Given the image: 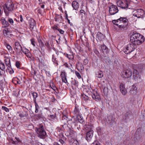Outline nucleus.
<instances>
[{
  "label": "nucleus",
  "mask_w": 145,
  "mask_h": 145,
  "mask_svg": "<svg viewBox=\"0 0 145 145\" xmlns=\"http://www.w3.org/2000/svg\"><path fill=\"white\" fill-rule=\"evenodd\" d=\"M144 36L134 31L132 33L130 37L131 43L128 44L125 47V50L124 51L125 54H129L133 51L136 47L137 45L142 44L144 40Z\"/></svg>",
  "instance_id": "nucleus-1"
},
{
  "label": "nucleus",
  "mask_w": 145,
  "mask_h": 145,
  "mask_svg": "<svg viewBox=\"0 0 145 145\" xmlns=\"http://www.w3.org/2000/svg\"><path fill=\"white\" fill-rule=\"evenodd\" d=\"M36 132L39 137L43 139L45 138L46 134L42 125L40 124L36 128Z\"/></svg>",
  "instance_id": "nucleus-2"
},
{
  "label": "nucleus",
  "mask_w": 145,
  "mask_h": 145,
  "mask_svg": "<svg viewBox=\"0 0 145 145\" xmlns=\"http://www.w3.org/2000/svg\"><path fill=\"white\" fill-rule=\"evenodd\" d=\"M113 23L117 25H118L119 24L128 25L129 21L128 19L126 17H120L118 20H114L112 21Z\"/></svg>",
  "instance_id": "nucleus-3"
},
{
  "label": "nucleus",
  "mask_w": 145,
  "mask_h": 145,
  "mask_svg": "<svg viewBox=\"0 0 145 145\" xmlns=\"http://www.w3.org/2000/svg\"><path fill=\"white\" fill-rule=\"evenodd\" d=\"M130 1V0H119L117 3L119 7L123 9H126L128 8V5Z\"/></svg>",
  "instance_id": "nucleus-4"
},
{
  "label": "nucleus",
  "mask_w": 145,
  "mask_h": 145,
  "mask_svg": "<svg viewBox=\"0 0 145 145\" xmlns=\"http://www.w3.org/2000/svg\"><path fill=\"white\" fill-rule=\"evenodd\" d=\"M67 132L66 134V135L68 137V141L74 139V138L76 135V133L70 129H69Z\"/></svg>",
  "instance_id": "nucleus-5"
},
{
  "label": "nucleus",
  "mask_w": 145,
  "mask_h": 145,
  "mask_svg": "<svg viewBox=\"0 0 145 145\" xmlns=\"http://www.w3.org/2000/svg\"><path fill=\"white\" fill-rule=\"evenodd\" d=\"M132 72L130 70L127 69L124 70L121 73V76L125 78H130L132 75Z\"/></svg>",
  "instance_id": "nucleus-6"
},
{
  "label": "nucleus",
  "mask_w": 145,
  "mask_h": 145,
  "mask_svg": "<svg viewBox=\"0 0 145 145\" xmlns=\"http://www.w3.org/2000/svg\"><path fill=\"white\" fill-rule=\"evenodd\" d=\"M7 9L9 11H12L14 8V4L11 0L8 1L4 5Z\"/></svg>",
  "instance_id": "nucleus-7"
},
{
  "label": "nucleus",
  "mask_w": 145,
  "mask_h": 145,
  "mask_svg": "<svg viewBox=\"0 0 145 145\" xmlns=\"http://www.w3.org/2000/svg\"><path fill=\"white\" fill-rule=\"evenodd\" d=\"M135 13L134 14V16L137 17L138 18H142L144 14V11L141 9H138L135 10L134 11Z\"/></svg>",
  "instance_id": "nucleus-8"
},
{
  "label": "nucleus",
  "mask_w": 145,
  "mask_h": 145,
  "mask_svg": "<svg viewBox=\"0 0 145 145\" xmlns=\"http://www.w3.org/2000/svg\"><path fill=\"white\" fill-rule=\"evenodd\" d=\"M118 11V7L115 5H112L109 7V13L111 15L115 14Z\"/></svg>",
  "instance_id": "nucleus-9"
},
{
  "label": "nucleus",
  "mask_w": 145,
  "mask_h": 145,
  "mask_svg": "<svg viewBox=\"0 0 145 145\" xmlns=\"http://www.w3.org/2000/svg\"><path fill=\"white\" fill-rule=\"evenodd\" d=\"M79 119V118L78 117H74L72 118L70 120L67 121L69 124H70L71 125V127L74 125H75L76 123L78 121Z\"/></svg>",
  "instance_id": "nucleus-10"
},
{
  "label": "nucleus",
  "mask_w": 145,
  "mask_h": 145,
  "mask_svg": "<svg viewBox=\"0 0 145 145\" xmlns=\"http://www.w3.org/2000/svg\"><path fill=\"white\" fill-rule=\"evenodd\" d=\"M91 96L93 99L97 101H99L100 100V97L99 95L96 91H93L91 93Z\"/></svg>",
  "instance_id": "nucleus-11"
},
{
  "label": "nucleus",
  "mask_w": 145,
  "mask_h": 145,
  "mask_svg": "<svg viewBox=\"0 0 145 145\" xmlns=\"http://www.w3.org/2000/svg\"><path fill=\"white\" fill-rule=\"evenodd\" d=\"M93 131L92 130H90L89 131H88L86 133V139L88 141H90L93 137Z\"/></svg>",
  "instance_id": "nucleus-12"
},
{
  "label": "nucleus",
  "mask_w": 145,
  "mask_h": 145,
  "mask_svg": "<svg viewBox=\"0 0 145 145\" xmlns=\"http://www.w3.org/2000/svg\"><path fill=\"white\" fill-rule=\"evenodd\" d=\"M29 28L32 31L34 29V27L36 26V22L33 19H31L29 20Z\"/></svg>",
  "instance_id": "nucleus-13"
},
{
  "label": "nucleus",
  "mask_w": 145,
  "mask_h": 145,
  "mask_svg": "<svg viewBox=\"0 0 145 145\" xmlns=\"http://www.w3.org/2000/svg\"><path fill=\"white\" fill-rule=\"evenodd\" d=\"M106 120L107 123L110 125H112L114 122V121L112 118V116L110 115L108 116Z\"/></svg>",
  "instance_id": "nucleus-14"
},
{
  "label": "nucleus",
  "mask_w": 145,
  "mask_h": 145,
  "mask_svg": "<svg viewBox=\"0 0 145 145\" xmlns=\"http://www.w3.org/2000/svg\"><path fill=\"white\" fill-rule=\"evenodd\" d=\"M120 88L121 92L123 95H125L127 93V91L123 84H120Z\"/></svg>",
  "instance_id": "nucleus-15"
},
{
  "label": "nucleus",
  "mask_w": 145,
  "mask_h": 145,
  "mask_svg": "<svg viewBox=\"0 0 145 145\" xmlns=\"http://www.w3.org/2000/svg\"><path fill=\"white\" fill-rule=\"evenodd\" d=\"M137 88L135 85H134L131 86L129 93L132 95H134L137 93Z\"/></svg>",
  "instance_id": "nucleus-16"
},
{
  "label": "nucleus",
  "mask_w": 145,
  "mask_h": 145,
  "mask_svg": "<svg viewBox=\"0 0 145 145\" xmlns=\"http://www.w3.org/2000/svg\"><path fill=\"white\" fill-rule=\"evenodd\" d=\"M74 113L77 116L76 117H78V118L80 117L81 118L80 120L82 119L80 115V110L78 106H75L74 111Z\"/></svg>",
  "instance_id": "nucleus-17"
},
{
  "label": "nucleus",
  "mask_w": 145,
  "mask_h": 145,
  "mask_svg": "<svg viewBox=\"0 0 145 145\" xmlns=\"http://www.w3.org/2000/svg\"><path fill=\"white\" fill-rule=\"evenodd\" d=\"M66 73L64 71L62 72L61 76L63 82L66 83L67 82L66 78Z\"/></svg>",
  "instance_id": "nucleus-18"
},
{
  "label": "nucleus",
  "mask_w": 145,
  "mask_h": 145,
  "mask_svg": "<svg viewBox=\"0 0 145 145\" xmlns=\"http://www.w3.org/2000/svg\"><path fill=\"white\" fill-rule=\"evenodd\" d=\"M128 25L123 24H119L118 25L120 29L122 31L125 30L127 29L128 28Z\"/></svg>",
  "instance_id": "nucleus-19"
},
{
  "label": "nucleus",
  "mask_w": 145,
  "mask_h": 145,
  "mask_svg": "<svg viewBox=\"0 0 145 145\" xmlns=\"http://www.w3.org/2000/svg\"><path fill=\"white\" fill-rule=\"evenodd\" d=\"M0 21L3 25H4V27H6L8 26L9 24L8 22L5 19L3 18H2L1 19Z\"/></svg>",
  "instance_id": "nucleus-20"
},
{
  "label": "nucleus",
  "mask_w": 145,
  "mask_h": 145,
  "mask_svg": "<svg viewBox=\"0 0 145 145\" xmlns=\"http://www.w3.org/2000/svg\"><path fill=\"white\" fill-rule=\"evenodd\" d=\"M83 98L84 100L86 101V103L88 105H90L91 103H92L91 101L89 99V98L88 96H86V95H85L84 96L83 95Z\"/></svg>",
  "instance_id": "nucleus-21"
},
{
  "label": "nucleus",
  "mask_w": 145,
  "mask_h": 145,
  "mask_svg": "<svg viewBox=\"0 0 145 145\" xmlns=\"http://www.w3.org/2000/svg\"><path fill=\"white\" fill-rule=\"evenodd\" d=\"M105 37L104 35L101 32L99 31L97 35V37L100 41L103 40Z\"/></svg>",
  "instance_id": "nucleus-22"
},
{
  "label": "nucleus",
  "mask_w": 145,
  "mask_h": 145,
  "mask_svg": "<svg viewBox=\"0 0 145 145\" xmlns=\"http://www.w3.org/2000/svg\"><path fill=\"white\" fill-rule=\"evenodd\" d=\"M72 6L73 8L76 10H77L79 7V5L78 3L76 1H73Z\"/></svg>",
  "instance_id": "nucleus-23"
},
{
  "label": "nucleus",
  "mask_w": 145,
  "mask_h": 145,
  "mask_svg": "<svg viewBox=\"0 0 145 145\" xmlns=\"http://www.w3.org/2000/svg\"><path fill=\"white\" fill-rule=\"evenodd\" d=\"M15 48L17 50H19L20 52H21V49L22 48L21 45L18 42H16L15 43Z\"/></svg>",
  "instance_id": "nucleus-24"
},
{
  "label": "nucleus",
  "mask_w": 145,
  "mask_h": 145,
  "mask_svg": "<svg viewBox=\"0 0 145 145\" xmlns=\"http://www.w3.org/2000/svg\"><path fill=\"white\" fill-rule=\"evenodd\" d=\"M36 60L38 61L39 62V64L40 65H43L44 63V60L43 59V57L42 56H40L39 57H37Z\"/></svg>",
  "instance_id": "nucleus-25"
},
{
  "label": "nucleus",
  "mask_w": 145,
  "mask_h": 145,
  "mask_svg": "<svg viewBox=\"0 0 145 145\" xmlns=\"http://www.w3.org/2000/svg\"><path fill=\"white\" fill-rule=\"evenodd\" d=\"M101 49L102 51V52L104 54L106 53V54L108 52V50L105 45L103 44L101 46Z\"/></svg>",
  "instance_id": "nucleus-26"
},
{
  "label": "nucleus",
  "mask_w": 145,
  "mask_h": 145,
  "mask_svg": "<svg viewBox=\"0 0 145 145\" xmlns=\"http://www.w3.org/2000/svg\"><path fill=\"white\" fill-rule=\"evenodd\" d=\"M71 145H79V143L77 140L73 139L68 141Z\"/></svg>",
  "instance_id": "nucleus-27"
},
{
  "label": "nucleus",
  "mask_w": 145,
  "mask_h": 145,
  "mask_svg": "<svg viewBox=\"0 0 145 145\" xmlns=\"http://www.w3.org/2000/svg\"><path fill=\"white\" fill-rule=\"evenodd\" d=\"M15 139H16V140H13V139H11L10 140L11 142L13 144L16 145L18 144V142H21V141L18 138L16 137L14 140Z\"/></svg>",
  "instance_id": "nucleus-28"
},
{
  "label": "nucleus",
  "mask_w": 145,
  "mask_h": 145,
  "mask_svg": "<svg viewBox=\"0 0 145 145\" xmlns=\"http://www.w3.org/2000/svg\"><path fill=\"white\" fill-rule=\"evenodd\" d=\"M18 113H19V116L21 118L27 117L28 115V114L26 112H25L24 113L23 112H19Z\"/></svg>",
  "instance_id": "nucleus-29"
},
{
  "label": "nucleus",
  "mask_w": 145,
  "mask_h": 145,
  "mask_svg": "<svg viewBox=\"0 0 145 145\" xmlns=\"http://www.w3.org/2000/svg\"><path fill=\"white\" fill-rule=\"evenodd\" d=\"M34 116L37 120L43 118V116L42 115V112L38 114H35Z\"/></svg>",
  "instance_id": "nucleus-30"
},
{
  "label": "nucleus",
  "mask_w": 145,
  "mask_h": 145,
  "mask_svg": "<svg viewBox=\"0 0 145 145\" xmlns=\"http://www.w3.org/2000/svg\"><path fill=\"white\" fill-rule=\"evenodd\" d=\"M139 72L136 70H134L133 71V76L134 79L136 80L138 76Z\"/></svg>",
  "instance_id": "nucleus-31"
},
{
  "label": "nucleus",
  "mask_w": 145,
  "mask_h": 145,
  "mask_svg": "<svg viewBox=\"0 0 145 145\" xmlns=\"http://www.w3.org/2000/svg\"><path fill=\"white\" fill-rule=\"evenodd\" d=\"M131 115V113L130 112H127L124 115L123 117V118L124 120H126L129 118L130 116Z\"/></svg>",
  "instance_id": "nucleus-32"
},
{
  "label": "nucleus",
  "mask_w": 145,
  "mask_h": 145,
  "mask_svg": "<svg viewBox=\"0 0 145 145\" xmlns=\"http://www.w3.org/2000/svg\"><path fill=\"white\" fill-rule=\"evenodd\" d=\"M37 40L39 43V45L41 49L44 47V44L43 41L40 38H38Z\"/></svg>",
  "instance_id": "nucleus-33"
},
{
  "label": "nucleus",
  "mask_w": 145,
  "mask_h": 145,
  "mask_svg": "<svg viewBox=\"0 0 145 145\" xmlns=\"http://www.w3.org/2000/svg\"><path fill=\"white\" fill-rule=\"evenodd\" d=\"M6 65L9 68H10L11 66L10 63V59L9 58H6L5 60Z\"/></svg>",
  "instance_id": "nucleus-34"
},
{
  "label": "nucleus",
  "mask_w": 145,
  "mask_h": 145,
  "mask_svg": "<svg viewBox=\"0 0 145 145\" xmlns=\"http://www.w3.org/2000/svg\"><path fill=\"white\" fill-rule=\"evenodd\" d=\"M3 32L4 36L7 37L10 34V31L8 30V29L5 28L3 30Z\"/></svg>",
  "instance_id": "nucleus-35"
},
{
  "label": "nucleus",
  "mask_w": 145,
  "mask_h": 145,
  "mask_svg": "<svg viewBox=\"0 0 145 145\" xmlns=\"http://www.w3.org/2000/svg\"><path fill=\"white\" fill-rule=\"evenodd\" d=\"M103 72L101 71H99L96 73V76L99 78H101L103 76Z\"/></svg>",
  "instance_id": "nucleus-36"
},
{
  "label": "nucleus",
  "mask_w": 145,
  "mask_h": 145,
  "mask_svg": "<svg viewBox=\"0 0 145 145\" xmlns=\"http://www.w3.org/2000/svg\"><path fill=\"white\" fill-rule=\"evenodd\" d=\"M58 24H55L52 27V28L53 30H54V31L57 33V31H58L60 28L58 27Z\"/></svg>",
  "instance_id": "nucleus-37"
},
{
  "label": "nucleus",
  "mask_w": 145,
  "mask_h": 145,
  "mask_svg": "<svg viewBox=\"0 0 145 145\" xmlns=\"http://www.w3.org/2000/svg\"><path fill=\"white\" fill-rule=\"evenodd\" d=\"M72 84L74 86V88L78 87V82L76 81L75 80H74L72 82Z\"/></svg>",
  "instance_id": "nucleus-38"
},
{
  "label": "nucleus",
  "mask_w": 145,
  "mask_h": 145,
  "mask_svg": "<svg viewBox=\"0 0 145 145\" xmlns=\"http://www.w3.org/2000/svg\"><path fill=\"white\" fill-rule=\"evenodd\" d=\"M0 69L3 71H5V65L2 62L0 63Z\"/></svg>",
  "instance_id": "nucleus-39"
},
{
  "label": "nucleus",
  "mask_w": 145,
  "mask_h": 145,
  "mask_svg": "<svg viewBox=\"0 0 145 145\" xmlns=\"http://www.w3.org/2000/svg\"><path fill=\"white\" fill-rule=\"evenodd\" d=\"M62 17L61 15H57L56 16L55 18L56 21V22H58L59 20V19H62Z\"/></svg>",
  "instance_id": "nucleus-40"
},
{
  "label": "nucleus",
  "mask_w": 145,
  "mask_h": 145,
  "mask_svg": "<svg viewBox=\"0 0 145 145\" xmlns=\"http://www.w3.org/2000/svg\"><path fill=\"white\" fill-rule=\"evenodd\" d=\"M83 129L86 131H89L90 129V127L89 125H85L84 126Z\"/></svg>",
  "instance_id": "nucleus-41"
},
{
  "label": "nucleus",
  "mask_w": 145,
  "mask_h": 145,
  "mask_svg": "<svg viewBox=\"0 0 145 145\" xmlns=\"http://www.w3.org/2000/svg\"><path fill=\"white\" fill-rule=\"evenodd\" d=\"M35 112L36 113H37L39 112V106L37 103L35 104Z\"/></svg>",
  "instance_id": "nucleus-42"
},
{
  "label": "nucleus",
  "mask_w": 145,
  "mask_h": 145,
  "mask_svg": "<svg viewBox=\"0 0 145 145\" xmlns=\"http://www.w3.org/2000/svg\"><path fill=\"white\" fill-rule=\"evenodd\" d=\"M68 118L65 115H63L62 116V121H65L67 122V119ZM65 122H64V123Z\"/></svg>",
  "instance_id": "nucleus-43"
},
{
  "label": "nucleus",
  "mask_w": 145,
  "mask_h": 145,
  "mask_svg": "<svg viewBox=\"0 0 145 145\" xmlns=\"http://www.w3.org/2000/svg\"><path fill=\"white\" fill-rule=\"evenodd\" d=\"M52 61L54 63L57 65L58 64L57 61L56 60V58L53 55H52Z\"/></svg>",
  "instance_id": "nucleus-44"
},
{
  "label": "nucleus",
  "mask_w": 145,
  "mask_h": 145,
  "mask_svg": "<svg viewBox=\"0 0 145 145\" xmlns=\"http://www.w3.org/2000/svg\"><path fill=\"white\" fill-rule=\"evenodd\" d=\"M21 51L23 52V53L25 55L29 51L26 48H25L24 49H23L22 48L21 49Z\"/></svg>",
  "instance_id": "nucleus-45"
},
{
  "label": "nucleus",
  "mask_w": 145,
  "mask_h": 145,
  "mask_svg": "<svg viewBox=\"0 0 145 145\" xmlns=\"http://www.w3.org/2000/svg\"><path fill=\"white\" fill-rule=\"evenodd\" d=\"M108 92V88L107 87H105L103 89V92L105 95L107 94Z\"/></svg>",
  "instance_id": "nucleus-46"
},
{
  "label": "nucleus",
  "mask_w": 145,
  "mask_h": 145,
  "mask_svg": "<svg viewBox=\"0 0 145 145\" xmlns=\"http://www.w3.org/2000/svg\"><path fill=\"white\" fill-rule=\"evenodd\" d=\"M5 45L6 46V47L8 50H12V47L9 44L7 43H6L5 44Z\"/></svg>",
  "instance_id": "nucleus-47"
},
{
  "label": "nucleus",
  "mask_w": 145,
  "mask_h": 145,
  "mask_svg": "<svg viewBox=\"0 0 145 145\" xmlns=\"http://www.w3.org/2000/svg\"><path fill=\"white\" fill-rule=\"evenodd\" d=\"M2 108L3 110L5 111L6 112H9L8 109L5 106H2Z\"/></svg>",
  "instance_id": "nucleus-48"
},
{
  "label": "nucleus",
  "mask_w": 145,
  "mask_h": 145,
  "mask_svg": "<svg viewBox=\"0 0 145 145\" xmlns=\"http://www.w3.org/2000/svg\"><path fill=\"white\" fill-rule=\"evenodd\" d=\"M31 41V44L34 46H35V43H36L34 39H31L30 40Z\"/></svg>",
  "instance_id": "nucleus-49"
},
{
  "label": "nucleus",
  "mask_w": 145,
  "mask_h": 145,
  "mask_svg": "<svg viewBox=\"0 0 145 145\" xmlns=\"http://www.w3.org/2000/svg\"><path fill=\"white\" fill-rule=\"evenodd\" d=\"M140 133L139 132V129H138L137 131H136L135 134V137H138Z\"/></svg>",
  "instance_id": "nucleus-50"
},
{
  "label": "nucleus",
  "mask_w": 145,
  "mask_h": 145,
  "mask_svg": "<svg viewBox=\"0 0 145 145\" xmlns=\"http://www.w3.org/2000/svg\"><path fill=\"white\" fill-rule=\"evenodd\" d=\"M56 114H54L50 115L49 116V118L54 119L56 117Z\"/></svg>",
  "instance_id": "nucleus-51"
},
{
  "label": "nucleus",
  "mask_w": 145,
  "mask_h": 145,
  "mask_svg": "<svg viewBox=\"0 0 145 145\" xmlns=\"http://www.w3.org/2000/svg\"><path fill=\"white\" fill-rule=\"evenodd\" d=\"M31 94L33 96V98H36L37 97V94L36 92L32 93Z\"/></svg>",
  "instance_id": "nucleus-52"
},
{
  "label": "nucleus",
  "mask_w": 145,
  "mask_h": 145,
  "mask_svg": "<svg viewBox=\"0 0 145 145\" xmlns=\"http://www.w3.org/2000/svg\"><path fill=\"white\" fill-rule=\"evenodd\" d=\"M88 62V60L87 59H85L83 61V64L85 65L87 64Z\"/></svg>",
  "instance_id": "nucleus-53"
},
{
  "label": "nucleus",
  "mask_w": 145,
  "mask_h": 145,
  "mask_svg": "<svg viewBox=\"0 0 145 145\" xmlns=\"http://www.w3.org/2000/svg\"><path fill=\"white\" fill-rule=\"evenodd\" d=\"M75 73L79 78H81V76L80 74L78 71H75Z\"/></svg>",
  "instance_id": "nucleus-54"
},
{
  "label": "nucleus",
  "mask_w": 145,
  "mask_h": 145,
  "mask_svg": "<svg viewBox=\"0 0 145 145\" xmlns=\"http://www.w3.org/2000/svg\"><path fill=\"white\" fill-rule=\"evenodd\" d=\"M8 21L12 25L14 23V21L11 18H8Z\"/></svg>",
  "instance_id": "nucleus-55"
},
{
  "label": "nucleus",
  "mask_w": 145,
  "mask_h": 145,
  "mask_svg": "<svg viewBox=\"0 0 145 145\" xmlns=\"http://www.w3.org/2000/svg\"><path fill=\"white\" fill-rule=\"evenodd\" d=\"M94 52L95 54L98 56H99L100 55L99 52L97 50H95L94 51Z\"/></svg>",
  "instance_id": "nucleus-56"
},
{
  "label": "nucleus",
  "mask_w": 145,
  "mask_h": 145,
  "mask_svg": "<svg viewBox=\"0 0 145 145\" xmlns=\"http://www.w3.org/2000/svg\"><path fill=\"white\" fill-rule=\"evenodd\" d=\"M79 67L80 68V69L81 70H84V67L82 64V63H80L79 64Z\"/></svg>",
  "instance_id": "nucleus-57"
},
{
  "label": "nucleus",
  "mask_w": 145,
  "mask_h": 145,
  "mask_svg": "<svg viewBox=\"0 0 145 145\" xmlns=\"http://www.w3.org/2000/svg\"><path fill=\"white\" fill-rule=\"evenodd\" d=\"M25 55L28 57L30 58L31 57V53L29 51L27 53V54Z\"/></svg>",
  "instance_id": "nucleus-58"
},
{
  "label": "nucleus",
  "mask_w": 145,
  "mask_h": 145,
  "mask_svg": "<svg viewBox=\"0 0 145 145\" xmlns=\"http://www.w3.org/2000/svg\"><path fill=\"white\" fill-rule=\"evenodd\" d=\"M16 65L18 68H19L20 67V63L19 62L17 61L16 63Z\"/></svg>",
  "instance_id": "nucleus-59"
},
{
  "label": "nucleus",
  "mask_w": 145,
  "mask_h": 145,
  "mask_svg": "<svg viewBox=\"0 0 145 145\" xmlns=\"http://www.w3.org/2000/svg\"><path fill=\"white\" fill-rule=\"evenodd\" d=\"M67 57L69 59H71L73 58V56L72 55H69L68 54H67Z\"/></svg>",
  "instance_id": "nucleus-60"
},
{
  "label": "nucleus",
  "mask_w": 145,
  "mask_h": 145,
  "mask_svg": "<svg viewBox=\"0 0 145 145\" xmlns=\"http://www.w3.org/2000/svg\"><path fill=\"white\" fill-rule=\"evenodd\" d=\"M61 34H63L64 33V31L61 29H59L58 31Z\"/></svg>",
  "instance_id": "nucleus-61"
},
{
  "label": "nucleus",
  "mask_w": 145,
  "mask_h": 145,
  "mask_svg": "<svg viewBox=\"0 0 145 145\" xmlns=\"http://www.w3.org/2000/svg\"><path fill=\"white\" fill-rule=\"evenodd\" d=\"M19 18H20V22H23V18L22 16V15H20L19 16Z\"/></svg>",
  "instance_id": "nucleus-62"
},
{
  "label": "nucleus",
  "mask_w": 145,
  "mask_h": 145,
  "mask_svg": "<svg viewBox=\"0 0 145 145\" xmlns=\"http://www.w3.org/2000/svg\"><path fill=\"white\" fill-rule=\"evenodd\" d=\"M45 45L47 47H49V44L48 42L46 41L45 43Z\"/></svg>",
  "instance_id": "nucleus-63"
},
{
  "label": "nucleus",
  "mask_w": 145,
  "mask_h": 145,
  "mask_svg": "<svg viewBox=\"0 0 145 145\" xmlns=\"http://www.w3.org/2000/svg\"><path fill=\"white\" fill-rule=\"evenodd\" d=\"M59 142L62 144L65 143V142L62 139H59Z\"/></svg>",
  "instance_id": "nucleus-64"
}]
</instances>
